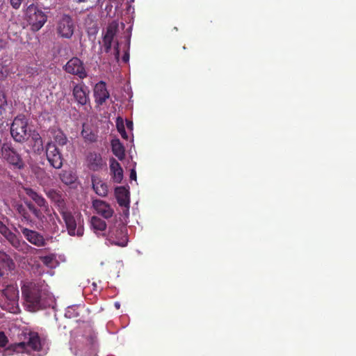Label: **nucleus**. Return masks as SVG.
<instances>
[{"label": "nucleus", "instance_id": "1", "mask_svg": "<svg viewBox=\"0 0 356 356\" xmlns=\"http://www.w3.org/2000/svg\"><path fill=\"white\" fill-rule=\"evenodd\" d=\"M47 285L44 280L29 282L22 286V293L26 307L30 312H35L42 308V300L47 293Z\"/></svg>", "mask_w": 356, "mask_h": 356}, {"label": "nucleus", "instance_id": "2", "mask_svg": "<svg viewBox=\"0 0 356 356\" xmlns=\"http://www.w3.org/2000/svg\"><path fill=\"white\" fill-rule=\"evenodd\" d=\"M1 153L5 160L15 170H22L25 166V162L22 155L14 147L11 143H4L1 147Z\"/></svg>", "mask_w": 356, "mask_h": 356}, {"label": "nucleus", "instance_id": "3", "mask_svg": "<svg viewBox=\"0 0 356 356\" xmlns=\"http://www.w3.org/2000/svg\"><path fill=\"white\" fill-rule=\"evenodd\" d=\"M10 134L17 143L26 141L30 136L28 131V120L23 115L16 116L10 126Z\"/></svg>", "mask_w": 356, "mask_h": 356}, {"label": "nucleus", "instance_id": "4", "mask_svg": "<svg viewBox=\"0 0 356 356\" xmlns=\"http://www.w3.org/2000/svg\"><path fill=\"white\" fill-rule=\"evenodd\" d=\"M25 15L33 31H38L47 20L46 14L33 3L27 7Z\"/></svg>", "mask_w": 356, "mask_h": 356}, {"label": "nucleus", "instance_id": "5", "mask_svg": "<svg viewBox=\"0 0 356 356\" xmlns=\"http://www.w3.org/2000/svg\"><path fill=\"white\" fill-rule=\"evenodd\" d=\"M106 241L110 245L125 247L128 243L127 228L122 223L109 227Z\"/></svg>", "mask_w": 356, "mask_h": 356}, {"label": "nucleus", "instance_id": "6", "mask_svg": "<svg viewBox=\"0 0 356 356\" xmlns=\"http://www.w3.org/2000/svg\"><path fill=\"white\" fill-rule=\"evenodd\" d=\"M59 213L65 223L67 232L70 236L76 235L81 236L83 234V229L80 225V216L76 218L72 212L68 210L67 207L63 209Z\"/></svg>", "mask_w": 356, "mask_h": 356}, {"label": "nucleus", "instance_id": "7", "mask_svg": "<svg viewBox=\"0 0 356 356\" xmlns=\"http://www.w3.org/2000/svg\"><path fill=\"white\" fill-rule=\"evenodd\" d=\"M46 156L51 166L60 169L63 166V158L57 146L51 141L48 142L45 147Z\"/></svg>", "mask_w": 356, "mask_h": 356}, {"label": "nucleus", "instance_id": "8", "mask_svg": "<svg viewBox=\"0 0 356 356\" xmlns=\"http://www.w3.org/2000/svg\"><path fill=\"white\" fill-rule=\"evenodd\" d=\"M75 29L73 19L67 15H63L57 25L58 34L64 38L70 39L74 34Z\"/></svg>", "mask_w": 356, "mask_h": 356}, {"label": "nucleus", "instance_id": "9", "mask_svg": "<svg viewBox=\"0 0 356 356\" xmlns=\"http://www.w3.org/2000/svg\"><path fill=\"white\" fill-rule=\"evenodd\" d=\"M64 70L66 72L76 75L81 79H83L88 76L83 61L77 57H73L69 60L64 66Z\"/></svg>", "mask_w": 356, "mask_h": 356}, {"label": "nucleus", "instance_id": "10", "mask_svg": "<svg viewBox=\"0 0 356 356\" xmlns=\"http://www.w3.org/2000/svg\"><path fill=\"white\" fill-rule=\"evenodd\" d=\"M22 234L24 237L32 245L42 248L47 244V239L44 236L35 230L30 229L29 228L19 226Z\"/></svg>", "mask_w": 356, "mask_h": 356}, {"label": "nucleus", "instance_id": "11", "mask_svg": "<svg viewBox=\"0 0 356 356\" xmlns=\"http://www.w3.org/2000/svg\"><path fill=\"white\" fill-rule=\"evenodd\" d=\"M72 95L77 104L84 106L89 102V90L83 83L75 84L73 87Z\"/></svg>", "mask_w": 356, "mask_h": 356}, {"label": "nucleus", "instance_id": "12", "mask_svg": "<svg viewBox=\"0 0 356 356\" xmlns=\"http://www.w3.org/2000/svg\"><path fill=\"white\" fill-rule=\"evenodd\" d=\"M86 161L88 169L95 172L99 171L106 166V163L104 161L102 155L95 152L88 154Z\"/></svg>", "mask_w": 356, "mask_h": 356}, {"label": "nucleus", "instance_id": "13", "mask_svg": "<svg viewBox=\"0 0 356 356\" xmlns=\"http://www.w3.org/2000/svg\"><path fill=\"white\" fill-rule=\"evenodd\" d=\"M92 207L97 214L106 219L111 218L114 213L111 205L102 200H92Z\"/></svg>", "mask_w": 356, "mask_h": 356}, {"label": "nucleus", "instance_id": "14", "mask_svg": "<svg viewBox=\"0 0 356 356\" xmlns=\"http://www.w3.org/2000/svg\"><path fill=\"white\" fill-rule=\"evenodd\" d=\"M94 97L95 103L98 106L102 105L110 97V94L104 81H101L95 86Z\"/></svg>", "mask_w": 356, "mask_h": 356}, {"label": "nucleus", "instance_id": "15", "mask_svg": "<svg viewBox=\"0 0 356 356\" xmlns=\"http://www.w3.org/2000/svg\"><path fill=\"white\" fill-rule=\"evenodd\" d=\"M29 341L27 343L21 342L15 344L14 346V351L17 353L24 352L28 348H31L33 350L39 351L41 349V342L39 335H30Z\"/></svg>", "mask_w": 356, "mask_h": 356}, {"label": "nucleus", "instance_id": "16", "mask_svg": "<svg viewBox=\"0 0 356 356\" xmlns=\"http://www.w3.org/2000/svg\"><path fill=\"white\" fill-rule=\"evenodd\" d=\"M117 31V24H111L108 26L106 31L103 37V46L105 52L108 53L111 51L112 43L113 42L114 37L116 35Z\"/></svg>", "mask_w": 356, "mask_h": 356}, {"label": "nucleus", "instance_id": "17", "mask_svg": "<svg viewBox=\"0 0 356 356\" xmlns=\"http://www.w3.org/2000/svg\"><path fill=\"white\" fill-rule=\"evenodd\" d=\"M115 193L118 204L125 207L128 211L130 204L129 191L124 187L120 186L115 188Z\"/></svg>", "mask_w": 356, "mask_h": 356}, {"label": "nucleus", "instance_id": "18", "mask_svg": "<svg viewBox=\"0 0 356 356\" xmlns=\"http://www.w3.org/2000/svg\"><path fill=\"white\" fill-rule=\"evenodd\" d=\"M25 193L40 208L48 209V203L44 197L31 188H24Z\"/></svg>", "mask_w": 356, "mask_h": 356}, {"label": "nucleus", "instance_id": "19", "mask_svg": "<svg viewBox=\"0 0 356 356\" xmlns=\"http://www.w3.org/2000/svg\"><path fill=\"white\" fill-rule=\"evenodd\" d=\"M47 195L55 203L58 212L67 207L65 201L60 192L51 189L47 193Z\"/></svg>", "mask_w": 356, "mask_h": 356}, {"label": "nucleus", "instance_id": "20", "mask_svg": "<svg viewBox=\"0 0 356 356\" xmlns=\"http://www.w3.org/2000/svg\"><path fill=\"white\" fill-rule=\"evenodd\" d=\"M110 170L113 174V181L118 184L120 183L123 179V170L115 159L110 161Z\"/></svg>", "mask_w": 356, "mask_h": 356}, {"label": "nucleus", "instance_id": "21", "mask_svg": "<svg viewBox=\"0 0 356 356\" xmlns=\"http://www.w3.org/2000/svg\"><path fill=\"white\" fill-rule=\"evenodd\" d=\"M92 188L95 193L102 197H105L108 194V186L102 181L99 178L96 177H92Z\"/></svg>", "mask_w": 356, "mask_h": 356}, {"label": "nucleus", "instance_id": "22", "mask_svg": "<svg viewBox=\"0 0 356 356\" xmlns=\"http://www.w3.org/2000/svg\"><path fill=\"white\" fill-rule=\"evenodd\" d=\"M1 234L8 241V242L15 249L18 250L22 246L21 240L8 227H7Z\"/></svg>", "mask_w": 356, "mask_h": 356}, {"label": "nucleus", "instance_id": "23", "mask_svg": "<svg viewBox=\"0 0 356 356\" xmlns=\"http://www.w3.org/2000/svg\"><path fill=\"white\" fill-rule=\"evenodd\" d=\"M111 148L113 154L119 160H123L125 156V150L120 140L116 138L111 140Z\"/></svg>", "mask_w": 356, "mask_h": 356}, {"label": "nucleus", "instance_id": "24", "mask_svg": "<svg viewBox=\"0 0 356 356\" xmlns=\"http://www.w3.org/2000/svg\"><path fill=\"white\" fill-rule=\"evenodd\" d=\"M31 140L33 142L32 145L33 151L38 154H41L44 149V146L40 135L37 132H34L31 136Z\"/></svg>", "mask_w": 356, "mask_h": 356}, {"label": "nucleus", "instance_id": "25", "mask_svg": "<svg viewBox=\"0 0 356 356\" xmlns=\"http://www.w3.org/2000/svg\"><path fill=\"white\" fill-rule=\"evenodd\" d=\"M91 227L95 233L104 232L106 228V223L104 220L97 216H92L90 220Z\"/></svg>", "mask_w": 356, "mask_h": 356}, {"label": "nucleus", "instance_id": "26", "mask_svg": "<svg viewBox=\"0 0 356 356\" xmlns=\"http://www.w3.org/2000/svg\"><path fill=\"white\" fill-rule=\"evenodd\" d=\"M60 179L63 184L70 185L75 182L76 177L71 170H63L60 174Z\"/></svg>", "mask_w": 356, "mask_h": 356}, {"label": "nucleus", "instance_id": "27", "mask_svg": "<svg viewBox=\"0 0 356 356\" xmlns=\"http://www.w3.org/2000/svg\"><path fill=\"white\" fill-rule=\"evenodd\" d=\"M2 294L9 300H15L18 295V291L13 285H8L2 291Z\"/></svg>", "mask_w": 356, "mask_h": 356}, {"label": "nucleus", "instance_id": "28", "mask_svg": "<svg viewBox=\"0 0 356 356\" xmlns=\"http://www.w3.org/2000/svg\"><path fill=\"white\" fill-rule=\"evenodd\" d=\"M53 137L54 140L60 146H63L67 143V138L64 132L60 129H55L53 131Z\"/></svg>", "mask_w": 356, "mask_h": 356}, {"label": "nucleus", "instance_id": "29", "mask_svg": "<svg viewBox=\"0 0 356 356\" xmlns=\"http://www.w3.org/2000/svg\"><path fill=\"white\" fill-rule=\"evenodd\" d=\"M81 136L84 138L86 142L93 143L97 140V135L92 132L88 127H86L84 125L81 131Z\"/></svg>", "mask_w": 356, "mask_h": 356}, {"label": "nucleus", "instance_id": "30", "mask_svg": "<svg viewBox=\"0 0 356 356\" xmlns=\"http://www.w3.org/2000/svg\"><path fill=\"white\" fill-rule=\"evenodd\" d=\"M8 103L6 95L3 90L0 88V122L3 118V115L6 113Z\"/></svg>", "mask_w": 356, "mask_h": 356}, {"label": "nucleus", "instance_id": "31", "mask_svg": "<svg viewBox=\"0 0 356 356\" xmlns=\"http://www.w3.org/2000/svg\"><path fill=\"white\" fill-rule=\"evenodd\" d=\"M26 205L27 206L29 211L34 215V216L38 219L42 220L44 218V215L42 214L40 209H38L33 203L31 202H26Z\"/></svg>", "mask_w": 356, "mask_h": 356}, {"label": "nucleus", "instance_id": "32", "mask_svg": "<svg viewBox=\"0 0 356 356\" xmlns=\"http://www.w3.org/2000/svg\"><path fill=\"white\" fill-rule=\"evenodd\" d=\"M116 126L118 132L120 134L122 138L124 139L128 138V135L125 131L124 125L122 119L118 118L116 122Z\"/></svg>", "mask_w": 356, "mask_h": 356}, {"label": "nucleus", "instance_id": "33", "mask_svg": "<svg viewBox=\"0 0 356 356\" xmlns=\"http://www.w3.org/2000/svg\"><path fill=\"white\" fill-rule=\"evenodd\" d=\"M18 213L20 216L26 220L31 221V216L26 209L23 207V205H19L17 207Z\"/></svg>", "mask_w": 356, "mask_h": 356}, {"label": "nucleus", "instance_id": "34", "mask_svg": "<svg viewBox=\"0 0 356 356\" xmlns=\"http://www.w3.org/2000/svg\"><path fill=\"white\" fill-rule=\"evenodd\" d=\"M0 262L8 266L10 264H13V260L10 259V256L2 250H0Z\"/></svg>", "mask_w": 356, "mask_h": 356}, {"label": "nucleus", "instance_id": "35", "mask_svg": "<svg viewBox=\"0 0 356 356\" xmlns=\"http://www.w3.org/2000/svg\"><path fill=\"white\" fill-rule=\"evenodd\" d=\"M40 260L45 266H50L54 260V257L52 255H47L40 257Z\"/></svg>", "mask_w": 356, "mask_h": 356}, {"label": "nucleus", "instance_id": "36", "mask_svg": "<svg viewBox=\"0 0 356 356\" xmlns=\"http://www.w3.org/2000/svg\"><path fill=\"white\" fill-rule=\"evenodd\" d=\"M26 74L29 76H35L36 75H38L39 74V71H38V69L37 67H29L27 69H26Z\"/></svg>", "mask_w": 356, "mask_h": 356}, {"label": "nucleus", "instance_id": "37", "mask_svg": "<svg viewBox=\"0 0 356 356\" xmlns=\"http://www.w3.org/2000/svg\"><path fill=\"white\" fill-rule=\"evenodd\" d=\"M24 0H10L11 6L14 9H19Z\"/></svg>", "mask_w": 356, "mask_h": 356}, {"label": "nucleus", "instance_id": "38", "mask_svg": "<svg viewBox=\"0 0 356 356\" xmlns=\"http://www.w3.org/2000/svg\"><path fill=\"white\" fill-rule=\"evenodd\" d=\"M8 342L6 335H0V347H5Z\"/></svg>", "mask_w": 356, "mask_h": 356}, {"label": "nucleus", "instance_id": "39", "mask_svg": "<svg viewBox=\"0 0 356 356\" xmlns=\"http://www.w3.org/2000/svg\"><path fill=\"white\" fill-rule=\"evenodd\" d=\"M114 54L115 57L117 60L119 59L120 57V49H119V42L117 41L114 47Z\"/></svg>", "mask_w": 356, "mask_h": 356}, {"label": "nucleus", "instance_id": "40", "mask_svg": "<svg viewBox=\"0 0 356 356\" xmlns=\"http://www.w3.org/2000/svg\"><path fill=\"white\" fill-rule=\"evenodd\" d=\"M130 179L131 180H136V172L134 169H132L130 172Z\"/></svg>", "mask_w": 356, "mask_h": 356}, {"label": "nucleus", "instance_id": "41", "mask_svg": "<svg viewBox=\"0 0 356 356\" xmlns=\"http://www.w3.org/2000/svg\"><path fill=\"white\" fill-rule=\"evenodd\" d=\"M129 54L127 51L124 53L123 57H122V60L124 62V63H127L129 61Z\"/></svg>", "mask_w": 356, "mask_h": 356}, {"label": "nucleus", "instance_id": "42", "mask_svg": "<svg viewBox=\"0 0 356 356\" xmlns=\"http://www.w3.org/2000/svg\"><path fill=\"white\" fill-rule=\"evenodd\" d=\"M8 227L0 220V233L2 234Z\"/></svg>", "mask_w": 356, "mask_h": 356}, {"label": "nucleus", "instance_id": "43", "mask_svg": "<svg viewBox=\"0 0 356 356\" xmlns=\"http://www.w3.org/2000/svg\"><path fill=\"white\" fill-rule=\"evenodd\" d=\"M127 126L129 129H132V127H133V123L131 121H127Z\"/></svg>", "mask_w": 356, "mask_h": 356}, {"label": "nucleus", "instance_id": "44", "mask_svg": "<svg viewBox=\"0 0 356 356\" xmlns=\"http://www.w3.org/2000/svg\"><path fill=\"white\" fill-rule=\"evenodd\" d=\"M22 334H27V332H24V331H23ZM28 334H38V332H32V331H29V332H28Z\"/></svg>", "mask_w": 356, "mask_h": 356}, {"label": "nucleus", "instance_id": "45", "mask_svg": "<svg viewBox=\"0 0 356 356\" xmlns=\"http://www.w3.org/2000/svg\"><path fill=\"white\" fill-rule=\"evenodd\" d=\"M95 337H93V336H90V337H89V339H90V341L91 342H93V341H95Z\"/></svg>", "mask_w": 356, "mask_h": 356}, {"label": "nucleus", "instance_id": "46", "mask_svg": "<svg viewBox=\"0 0 356 356\" xmlns=\"http://www.w3.org/2000/svg\"><path fill=\"white\" fill-rule=\"evenodd\" d=\"M3 275V273L1 270V269L0 268V277H1Z\"/></svg>", "mask_w": 356, "mask_h": 356}, {"label": "nucleus", "instance_id": "47", "mask_svg": "<svg viewBox=\"0 0 356 356\" xmlns=\"http://www.w3.org/2000/svg\"><path fill=\"white\" fill-rule=\"evenodd\" d=\"M88 1V0H77V1H78L79 3L86 2V1Z\"/></svg>", "mask_w": 356, "mask_h": 356}, {"label": "nucleus", "instance_id": "48", "mask_svg": "<svg viewBox=\"0 0 356 356\" xmlns=\"http://www.w3.org/2000/svg\"><path fill=\"white\" fill-rule=\"evenodd\" d=\"M115 306L118 308L120 307L119 303H115Z\"/></svg>", "mask_w": 356, "mask_h": 356}, {"label": "nucleus", "instance_id": "49", "mask_svg": "<svg viewBox=\"0 0 356 356\" xmlns=\"http://www.w3.org/2000/svg\"><path fill=\"white\" fill-rule=\"evenodd\" d=\"M4 334V332H0V334Z\"/></svg>", "mask_w": 356, "mask_h": 356}]
</instances>
